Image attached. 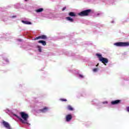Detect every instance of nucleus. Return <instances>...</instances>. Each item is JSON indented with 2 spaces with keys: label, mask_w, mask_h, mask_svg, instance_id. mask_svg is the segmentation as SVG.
Wrapping results in <instances>:
<instances>
[{
  "label": "nucleus",
  "mask_w": 129,
  "mask_h": 129,
  "mask_svg": "<svg viewBox=\"0 0 129 129\" xmlns=\"http://www.w3.org/2000/svg\"><path fill=\"white\" fill-rule=\"evenodd\" d=\"M20 114L22 118H21L20 116H18L17 115H15V116L22 123H25L26 124H29V123L28 122V119L29 118V114L27 113H26L25 112H21L20 113Z\"/></svg>",
  "instance_id": "1"
},
{
  "label": "nucleus",
  "mask_w": 129,
  "mask_h": 129,
  "mask_svg": "<svg viewBox=\"0 0 129 129\" xmlns=\"http://www.w3.org/2000/svg\"><path fill=\"white\" fill-rule=\"evenodd\" d=\"M92 10L91 9H88L83 11L78 14L79 16L81 17H88L91 14Z\"/></svg>",
  "instance_id": "2"
},
{
  "label": "nucleus",
  "mask_w": 129,
  "mask_h": 129,
  "mask_svg": "<svg viewBox=\"0 0 129 129\" xmlns=\"http://www.w3.org/2000/svg\"><path fill=\"white\" fill-rule=\"evenodd\" d=\"M96 56H97L99 61L102 62L104 65H106L107 63H108V59L102 57V55L99 53H96Z\"/></svg>",
  "instance_id": "3"
},
{
  "label": "nucleus",
  "mask_w": 129,
  "mask_h": 129,
  "mask_svg": "<svg viewBox=\"0 0 129 129\" xmlns=\"http://www.w3.org/2000/svg\"><path fill=\"white\" fill-rule=\"evenodd\" d=\"M114 45H115V46H117V47H127L129 46V42H119L115 43Z\"/></svg>",
  "instance_id": "4"
},
{
  "label": "nucleus",
  "mask_w": 129,
  "mask_h": 129,
  "mask_svg": "<svg viewBox=\"0 0 129 129\" xmlns=\"http://www.w3.org/2000/svg\"><path fill=\"white\" fill-rule=\"evenodd\" d=\"M2 124L4 125V126L5 127H6V128L7 129H12V127L11 126V125H10V124L9 123V122L5 121V120H3L2 122Z\"/></svg>",
  "instance_id": "5"
},
{
  "label": "nucleus",
  "mask_w": 129,
  "mask_h": 129,
  "mask_svg": "<svg viewBox=\"0 0 129 129\" xmlns=\"http://www.w3.org/2000/svg\"><path fill=\"white\" fill-rule=\"evenodd\" d=\"M120 102H121V100H116L114 101H112L111 102V104L112 105H115V104H119V103H120Z\"/></svg>",
  "instance_id": "6"
},
{
  "label": "nucleus",
  "mask_w": 129,
  "mask_h": 129,
  "mask_svg": "<svg viewBox=\"0 0 129 129\" xmlns=\"http://www.w3.org/2000/svg\"><path fill=\"white\" fill-rule=\"evenodd\" d=\"M66 121H70L71 120V119H72V115L71 114H68L67 115L66 117Z\"/></svg>",
  "instance_id": "7"
},
{
  "label": "nucleus",
  "mask_w": 129,
  "mask_h": 129,
  "mask_svg": "<svg viewBox=\"0 0 129 129\" xmlns=\"http://www.w3.org/2000/svg\"><path fill=\"white\" fill-rule=\"evenodd\" d=\"M39 111H40V112H42L43 113H44L45 112H47V111H48V107H45L43 109H40Z\"/></svg>",
  "instance_id": "8"
},
{
  "label": "nucleus",
  "mask_w": 129,
  "mask_h": 129,
  "mask_svg": "<svg viewBox=\"0 0 129 129\" xmlns=\"http://www.w3.org/2000/svg\"><path fill=\"white\" fill-rule=\"evenodd\" d=\"M38 43H39L40 44H42L43 46H46L47 43H46V41L45 40H39L38 41Z\"/></svg>",
  "instance_id": "9"
},
{
  "label": "nucleus",
  "mask_w": 129,
  "mask_h": 129,
  "mask_svg": "<svg viewBox=\"0 0 129 129\" xmlns=\"http://www.w3.org/2000/svg\"><path fill=\"white\" fill-rule=\"evenodd\" d=\"M66 19L67 21H69V22H71V23H73V22H74V20L70 17H66Z\"/></svg>",
  "instance_id": "10"
},
{
  "label": "nucleus",
  "mask_w": 129,
  "mask_h": 129,
  "mask_svg": "<svg viewBox=\"0 0 129 129\" xmlns=\"http://www.w3.org/2000/svg\"><path fill=\"white\" fill-rule=\"evenodd\" d=\"M40 39L42 40H47L48 39V37H47V36L45 35H42L40 36Z\"/></svg>",
  "instance_id": "11"
},
{
  "label": "nucleus",
  "mask_w": 129,
  "mask_h": 129,
  "mask_svg": "<svg viewBox=\"0 0 129 129\" xmlns=\"http://www.w3.org/2000/svg\"><path fill=\"white\" fill-rule=\"evenodd\" d=\"M69 16L70 17H76V14L74 12H70L69 13Z\"/></svg>",
  "instance_id": "12"
},
{
  "label": "nucleus",
  "mask_w": 129,
  "mask_h": 129,
  "mask_svg": "<svg viewBox=\"0 0 129 129\" xmlns=\"http://www.w3.org/2000/svg\"><path fill=\"white\" fill-rule=\"evenodd\" d=\"M22 22L23 23V24H25L26 25H31L32 24V23H31L29 21H26L22 20Z\"/></svg>",
  "instance_id": "13"
},
{
  "label": "nucleus",
  "mask_w": 129,
  "mask_h": 129,
  "mask_svg": "<svg viewBox=\"0 0 129 129\" xmlns=\"http://www.w3.org/2000/svg\"><path fill=\"white\" fill-rule=\"evenodd\" d=\"M67 108L68 110H70L71 111H73V110H74V109H73V107H72L71 105H68Z\"/></svg>",
  "instance_id": "14"
},
{
  "label": "nucleus",
  "mask_w": 129,
  "mask_h": 129,
  "mask_svg": "<svg viewBox=\"0 0 129 129\" xmlns=\"http://www.w3.org/2000/svg\"><path fill=\"white\" fill-rule=\"evenodd\" d=\"M43 11H44V9L40 8L39 9L36 10L35 11L36 13H41V12H43Z\"/></svg>",
  "instance_id": "15"
},
{
  "label": "nucleus",
  "mask_w": 129,
  "mask_h": 129,
  "mask_svg": "<svg viewBox=\"0 0 129 129\" xmlns=\"http://www.w3.org/2000/svg\"><path fill=\"white\" fill-rule=\"evenodd\" d=\"M37 48H38L39 52H42V49H41L40 46H37Z\"/></svg>",
  "instance_id": "16"
},
{
  "label": "nucleus",
  "mask_w": 129,
  "mask_h": 129,
  "mask_svg": "<svg viewBox=\"0 0 129 129\" xmlns=\"http://www.w3.org/2000/svg\"><path fill=\"white\" fill-rule=\"evenodd\" d=\"M93 72H97L98 71V69L97 68H95L93 69Z\"/></svg>",
  "instance_id": "17"
},
{
  "label": "nucleus",
  "mask_w": 129,
  "mask_h": 129,
  "mask_svg": "<svg viewBox=\"0 0 129 129\" xmlns=\"http://www.w3.org/2000/svg\"><path fill=\"white\" fill-rule=\"evenodd\" d=\"M39 39H41V37H40V36H38V37H36L35 38H34V40H39Z\"/></svg>",
  "instance_id": "18"
},
{
  "label": "nucleus",
  "mask_w": 129,
  "mask_h": 129,
  "mask_svg": "<svg viewBox=\"0 0 129 129\" xmlns=\"http://www.w3.org/2000/svg\"><path fill=\"white\" fill-rule=\"evenodd\" d=\"M61 101H67V100L66 99H60Z\"/></svg>",
  "instance_id": "19"
},
{
  "label": "nucleus",
  "mask_w": 129,
  "mask_h": 129,
  "mask_svg": "<svg viewBox=\"0 0 129 129\" xmlns=\"http://www.w3.org/2000/svg\"><path fill=\"white\" fill-rule=\"evenodd\" d=\"M65 10H66V7H64L63 8H62V11H65Z\"/></svg>",
  "instance_id": "20"
},
{
  "label": "nucleus",
  "mask_w": 129,
  "mask_h": 129,
  "mask_svg": "<svg viewBox=\"0 0 129 129\" xmlns=\"http://www.w3.org/2000/svg\"><path fill=\"white\" fill-rule=\"evenodd\" d=\"M126 110L128 111V112H129V107L126 108Z\"/></svg>",
  "instance_id": "21"
},
{
  "label": "nucleus",
  "mask_w": 129,
  "mask_h": 129,
  "mask_svg": "<svg viewBox=\"0 0 129 129\" xmlns=\"http://www.w3.org/2000/svg\"><path fill=\"white\" fill-rule=\"evenodd\" d=\"M79 76H80V77H81L82 78H83V76H82V75H80Z\"/></svg>",
  "instance_id": "22"
},
{
  "label": "nucleus",
  "mask_w": 129,
  "mask_h": 129,
  "mask_svg": "<svg viewBox=\"0 0 129 129\" xmlns=\"http://www.w3.org/2000/svg\"><path fill=\"white\" fill-rule=\"evenodd\" d=\"M12 18L14 19V18H17V16H12Z\"/></svg>",
  "instance_id": "23"
}]
</instances>
